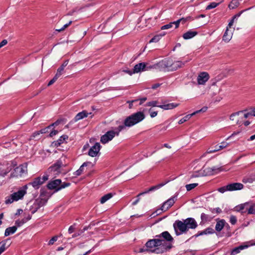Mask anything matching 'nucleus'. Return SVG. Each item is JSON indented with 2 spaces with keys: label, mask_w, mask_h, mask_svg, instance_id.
I'll return each mask as SVG.
<instances>
[{
  "label": "nucleus",
  "mask_w": 255,
  "mask_h": 255,
  "mask_svg": "<svg viewBox=\"0 0 255 255\" xmlns=\"http://www.w3.org/2000/svg\"><path fill=\"white\" fill-rule=\"evenodd\" d=\"M147 252L160 254L169 252L172 248L171 244H167L161 239L149 240L145 244Z\"/></svg>",
  "instance_id": "1"
},
{
  "label": "nucleus",
  "mask_w": 255,
  "mask_h": 255,
  "mask_svg": "<svg viewBox=\"0 0 255 255\" xmlns=\"http://www.w3.org/2000/svg\"><path fill=\"white\" fill-rule=\"evenodd\" d=\"M175 234L177 236L188 233L189 229H195L198 224L193 218L189 217L183 221L176 220L173 224Z\"/></svg>",
  "instance_id": "2"
},
{
  "label": "nucleus",
  "mask_w": 255,
  "mask_h": 255,
  "mask_svg": "<svg viewBox=\"0 0 255 255\" xmlns=\"http://www.w3.org/2000/svg\"><path fill=\"white\" fill-rule=\"evenodd\" d=\"M190 60V59H188L184 61H176L173 62L169 58H165L159 62L151 65L150 68L159 71H176L178 68L182 67Z\"/></svg>",
  "instance_id": "3"
},
{
  "label": "nucleus",
  "mask_w": 255,
  "mask_h": 255,
  "mask_svg": "<svg viewBox=\"0 0 255 255\" xmlns=\"http://www.w3.org/2000/svg\"><path fill=\"white\" fill-rule=\"evenodd\" d=\"M145 115L142 112H137L127 117L124 124L119 125L120 129H125L126 127H131L140 123L145 119Z\"/></svg>",
  "instance_id": "4"
},
{
  "label": "nucleus",
  "mask_w": 255,
  "mask_h": 255,
  "mask_svg": "<svg viewBox=\"0 0 255 255\" xmlns=\"http://www.w3.org/2000/svg\"><path fill=\"white\" fill-rule=\"evenodd\" d=\"M27 190V185H25L20 187L17 192H15L10 196L5 197V203L6 204H9L14 201H17L19 200L22 199L26 194Z\"/></svg>",
  "instance_id": "5"
},
{
  "label": "nucleus",
  "mask_w": 255,
  "mask_h": 255,
  "mask_svg": "<svg viewBox=\"0 0 255 255\" xmlns=\"http://www.w3.org/2000/svg\"><path fill=\"white\" fill-rule=\"evenodd\" d=\"M43 196H44V192L43 189H41L40 197L35 199L32 204L29 206L28 209L31 214L36 213L41 207L47 203L48 199L41 198Z\"/></svg>",
  "instance_id": "6"
},
{
  "label": "nucleus",
  "mask_w": 255,
  "mask_h": 255,
  "mask_svg": "<svg viewBox=\"0 0 255 255\" xmlns=\"http://www.w3.org/2000/svg\"><path fill=\"white\" fill-rule=\"evenodd\" d=\"M122 131L120 126L114 128V130H109L101 137L100 141L103 144H106L112 140L115 136H118L120 132Z\"/></svg>",
  "instance_id": "7"
},
{
  "label": "nucleus",
  "mask_w": 255,
  "mask_h": 255,
  "mask_svg": "<svg viewBox=\"0 0 255 255\" xmlns=\"http://www.w3.org/2000/svg\"><path fill=\"white\" fill-rule=\"evenodd\" d=\"M244 186L242 183L235 182L229 183L225 186L220 187L217 190L221 193H224L227 191L231 192L241 190L244 188Z\"/></svg>",
  "instance_id": "8"
},
{
  "label": "nucleus",
  "mask_w": 255,
  "mask_h": 255,
  "mask_svg": "<svg viewBox=\"0 0 255 255\" xmlns=\"http://www.w3.org/2000/svg\"><path fill=\"white\" fill-rule=\"evenodd\" d=\"M178 194L179 193L178 192L175 193V194L173 196L170 197L166 201L162 203L160 208L156 210V212L157 213V214H159L160 213V212H159V213H157L158 211L165 212L167 211L168 209H169L170 207H171L174 205L175 201L177 200Z\"/></svg>",
  "instance_id": "9"
},
{
  "label": "nucleus",
  "mask_w": 255,
  "mask_h": 255,
  "mask_svg": "<svg viewBox=\"0 0 255 255\" xmlns=\"http://www.w3.org/2000/svg\"><path fill=\"white\" fill-rule=\"evenodd\" d=\"M48 179V175H44L42 177L39 176L35 178L32 181L29 182L27 185H31L35 189H38L40 186Z\"/></svg>",
  "instance_id": "10"
},
{
  "label": "nucleus",
  "mask_w": 255,
  "mask_h": 255,
  "mask_svg": "<svg viewBox=\"0 0 255 255\" xmlns=\"http://www.w3.org/2000/svg\"><path fill=\"white\" fill-rule=\"evenodd\" d=\"M89 115H91V118H92L94 117V115L92 112L88 113L86 110H83L82 112L78 113L75 116L73 120L69 123L67 127H68L70 124H72L80 120H82L85 118H87Z\"/></svg>",
  "instance_id": "11"
},
{
  "label": "nucleus",
  "mask_w": 255,
  "mask_h": 255,
  "mask_svg": "<svg viewBox=\"0 0 255 255\" xmlns=\"http://www.w3.org/2000/svg\"><path fill=\"white\" fill-rule=\"evenodd\" d=\"M27 166L26 163L20 164L14 169L13 176L16 177H21L27 173Z\"/></svg>",
  "instance_id": "12"
},
{
  "label": "nucleus",
  "mask_w": 255,
  "mask_h": 255,
  "mask_svg": "<svg viewBox=\"0 0 255 255\" xmlns=\"http://www.w3.org/2000/svg\"><path fill=\"white\" fill-rule=\"evenodd\" d=\"M155 238H157V239H161L166 242V243L171 244L172 245L174 241L173 237L168 231L163 232L159 235H156Z\"/></svg>",
  "instance_id": "13"
},
{
  "label": "nucleus",
  "mask_w": 255,
  "mask_h": 255,
  "mask_svg": "<svg viewBox=\"0 0 255 255\" xmlns=\"http://www.w3.org/2000/svg\"><path fill=\"white\" fill-rule=\"evenodd\" d=\"M207 109H208V108L207 107H204L199 110H197L191 114H189V115L185 116V117H184L183 118H182L181 119H180L179 121L178 124L180 125L182 124L183 123H185V122L188 121L193 116L196 115V114H198V113H199L201 112H202V113L205 112L207 110Z\"/></svg>",
  "instance_id": "14"
},
{
  "label": "nucleus",
  "mask_w": 255,
  "mask_h": 255,
  "mask_svg": "<svg viewBox=\"0 0 255 255\" xmlns=\"http://www.w3.org/2000/svg\"><path fill=\"white\" fill-rule=\"evenodd\" d=\"M151 66V65L147 66V64L145 62L139 63L134 65L133 67V73H137L142 71L148 70L151 69L150 68Z\"/></svg>",
  "instance_id": "15"
},
{
  "label": "nucleus",
  "mask_w": 255,
  "mask_h": 255,
  "mask_svg": "<svg viewBox=\"0 0 255 255\" xmlns=\"http://www.w3.org/2000/svg\"><path fill=\"white\" fill-rule=\"evenodd\" d=\"M101 147V146L100 143L96 142L89 149L88 151V155L91 157H96L99 154Z\"/></svg>",
  "instance_id": "16"
},
{
  "label": "nucleus",
  "mask_w": 255,
  "mask_h": 255,
  "mask_svg": "<svg viewBox=\"0 0 255 255\" xmlns=\"http://www.w3.org/2000/svg\"><path fill=\"white\" fill-rule=\"evenodd\" d=\"M169 181H170L169 180H165V181H164L162 183H160L156 185L151 186L147 190H146L145 191L140 193L139 195H143L145 194L148 193L150 192L154 191L155 190L159 189V188H161L162 187H163V186L166 185L167 183H168Z\"/></svg>",
  "instance_id": "17"
},
{
  "label": "nucleus",
  "mask_w": 255,
  "mask_h": 255,
  "mask_svg": "<svg viewBox=\"0 0 255 255\" xmlns=\"http://www.w3.org/2000/svg\"><path fill=\"white\" fill-rule=\"evenodd\" d=\"M215 230L211 227H208L206 229L201 231H199L198 233L194 235L191 236V237L190 238H197L199 236H203V235H210V234H213L215 233Z\"/></svg>",
  "instance_id": "18"
},
{
  "label": "nucleus",
  "mask_w": 255,
  "mask_h": 255,
  "mask_svg": "<svg viewBox=\"0 0 255 255\" xmlns=\"http://www.w3.org/2000/svg\"><path fill=\"white\" fill-rule=\"evenodd\" d=\"M209 75L207 72H203L200 73L197 77L198 84L204 85L209 80Z\"/></svg>",
  "instance_id": "19"
},
{
  "label": "nucleus",
  "mask_w": 255,
  "mask_h": 255,
  "mask_svg": "<svg viewBox=\"0 0 255 255\" xmlns=\"http://www.w3.org/2000/svg\"><path fill=\"white\" fill-rule=\"evenodd\" d=\"M204 171H206V175H212L222 171V168L221 167L213 166L206 168Z\"/></svg>",
  "instance_id": "20"
},
{
  "label": "nucleus",
  "mask_w": 255,
  "mask_h": 255,
  "mask_svg": "<svg viewBox=\"0 0 255 255\" xmlns=\"http://www.w3.org/2000/svg\"><path fill=\"white\" fill-rule=\"evenodd\" d=\"M61 183L60 179H56L49 182L47 185V187L49 189H54L55 192H57V189L59 187L60 184Z\"/></svg>",
  "instance_id": "21"
},
{
  "label": "nucleus",
  "mask_w": 255,
  "mask_h": 255,
  "mask_svg": "<svg viewBox=\"0 0 255 255\" xmlns=\"http://www.w3.org/2000/svg\"><path fill=\"white\" fill-rule=\"evenodd\" d=\"M216 224L215 226V230L217 232H221L226 226V221L224 219L217 218L216 219Z\"/></svg>",
  "instance_id": "22"
},
{
  "label": "nucleus",
  "mask_w": 255,
  "mask_h": 255,
  "mask_svg": "<svg viewBox=\"0 0 255 255\" xmlns=\"http://www.w3.org/2000/svg\"><path fill=\"white\" fill-rule=\"evenodd\" d=\"M179 105V103H171L166 104L159 105V108L164 110H171L174 109Z\"/></svg>",
  "instance_id": "23"
},
{
  "label": "nucleus",
  "mask_w": 255,
  "mask_h": 255,
  "mask_svg": "<svg viewBox=\"0 0 255 255\" xmlns=\"http://www.w3.org/2000/svg\"><path fill=\"white\" fill-rule=\"evenodd\" d=\"M250 246L242 245L238 247H235L231 251L230 255H236L240 253L241 251L247 249Z\"/></svg>",
  "instance_id": "24"
},
{
  "label": "nucleus",
  "mask_w": 255,
  "mask_h": 255,
  "mask_svg": "<svg viewBox=\"0 0 255 255\" xmlns=\"http://www.w3.org/2000/svg\"><path fill=\"white\" fill-rule=\"evenodd\" d=\"M197 34H198L197 31H193L192 30H190L186 32L185 33H184L183 34L182 37L184 39L187 40V39H191V38L194 37L196 35H197Z\"/></svg>",
  "instance_id": "25"
},
{
  "label": "nucleus",
  "mask_w": 255,
  "mask_h": 255,
  "mask_svg": "<svg viewBox=\"0 0 255 255\" xmlns=\"http://www.w3.org/2000/svg\"><path fill=\"white\" fill-rule=\"evenodd\" d=\"M91 162H84L82 165L80 167V168L74 172L73 174L75 176H78L82 174L84 170V167L87 166L89 164H91Z\"/></svg>",
  "instance_id": "26"
},
{
  "label": "nucleus",
  "mask_w": 255,
  "mask_h": 255,
  "mask_svg": "<svg viewBox=\"0 0 255 255\" xmlns=\"http://www.w3.org/2000/svg\"><path fill=\"white\" fill-rule=\"evenodd\" d=\"M254 181H255V175L254 174L246 175L242 179V182L245 184L252 183Z\"/></svg>",
  "instance_id": "27"
},
{
  "label": "nucleus",
  "mask_w": 255,
  "mask_h": 255,
  "mask_svg": "<svg viewBox=\"0 0 255 255\" xmlns=\"http://www.w3.org/2000/svg\"><path fill=\"white\" fill-rule=\"evenodd\" d=\"M68 136L66 134L61 135L58 139L53 142L54 145L56 147L59 146L62 143H64L66 140L68 139Z\"/></svg>",
  "instance_id": "28"
},
{
  "label": "nucleus",
  "mask_w": 255,
  "mask_h": 255,
  "mask_svg": "<svg viewBox=\"0 0 255 255\" xmlns=\"http://www.w3.org/2000/svg\"><path fill=\"white\" fill-rule=\"evenodd\" d=\"M201 221L200 223V225H203L205 223L211 221L212 219V217L207 214L202 213L201 214Z\"/></svg>",
  "instance_id": "29"
},
{
  "label": "nucleus",
  "mask_w": 255,
  "mask_h": 255,
  "mask_svg": "<svg viewBox=\"0 0 255 255\" xmlns=\"http://www.w3.org/2000/svg\"><path fill=\"white\" fill-rule=\"evenodd\" d=\"M17 230V227L12 226L7 228L4 232V236L7 237L10 235L13 234Z\"/></svg>",
  "instance_id": "30"
},
{
  "label": "nucleus",
  "mask_w": 255,
  "mask_h": 255,
  "mask_svg": "<svg viewBox=\"0 0 255 255\" xmlns=\"http://www.w3.org/2000/svg\"><path fill=\"white\" fill-rule=\"evenodd\" d=\"M249 205V203L248 202L240 204L235 207V211L237 212H242V213H245L246 211H243V210L245 208L247 209V208H248L247 206Z\"/></svg>",
  "instance_id": "31"
},
{
  "label": "nucleus",
  "mask_w": 255,
  "mask_h": 255,
  "mask_svg": "<svg viewBox=\"0 0 255 255\" xmlns=\"http://www.w3.org/2000/svg\"><path fill=\"white\" fill-rule=\"evenodd\" d=\"M115 194L112 193H108L103 196H102L100 199V203L101 204L105 203L106 201L110 199L112 197H113L114 195Z\"/></svg>",
  "instance_id": "32"
},
{
  "label": "nucleus",
  "mask_w": 255,
  "mask_h": 255,
  "mask_svg": "<svg viewBox=\"0 0 255 255\" xmlns=\"http://www.w3.org/2000/svg\"><path fill=\"white\" fill-rule=\"evenodd\" d=\"M240 5L239 0H232L228 5L230 9H235Z\"/></svg>",
  "instance_id": "33"
},
{
  "label": "nucleus",
  "mask_w": 255,
  "mask_h": 255,
  "mask_svg": "<svg viewBox=\"0 0 255 255\" xmlns=\"http://www.w3.org/2000/svg\"><path fill=\"white\" fill-rule=\"evenodd\" d=\"M228 27H227L226 30L223 36V40L226 42H228L232 38V34L228 35Z\"/></svg>",
  "instance_id": "34"
},
{
  "label": "nucleus",
  "mask_w": 255,
  "mask_h": 255,
  "mask_svg": "<svg viewBox=\"0 0 255 255\" xmlns=\"http://www.w3.org/2000/svg\"><path fill=\"white\" fill-rule=\"evenodd\" d=\"M248 214L255 215V203L251 204L249 208H247Z\"/></svg>",
  "instance_id": "35"
},
{
  "label": "nucleus",
  "mask_w": 255,
  "mask_h": 255,
  "mask_svg": "<svg viewBox=\"0 0 255 255\" xmlns=\"http://www.w3.org/2000/svg\"><path fill=\"white\" fill-rule=\"evenodd\" d=\"M61 167V163L59 162H57L54 163L53 165L51 166L49 168L51 171H58L59 170Z\"/></svg>",
  "instance_id": "36"
},
{
  "label": "nucleus",
  "mask_w": 255,
  "mask_h": 255,
  "mask_svg": "<svg viewBox=\"0 0 255 255\" xmlns=\"http://www.w3.org/2000/svg\"><path fill=\"white\" fill-rule=\"evenodd\" d=\"M165 34H159V35H156L154 36H153L149 41V43H152V42H157L159 41V40L161 39V37L163 35H164Z\"/></svg>",
  "instance_id": "37"
},
{
  "label": "nucleus",
  "mask_w": 255,
  "mask_h": 255,
  "mask_svg": "<svg viewBox=\"0 0 255 255\" xmlns=\"http://www.w3.org/2000/svg\"><path fill=\"white\" fill-rule=\"evenodd\" d=\"M252 8V7H249L247 9H244L243 10H241L240 12L236 14L235 15H234L232 19H233L234 20H235V19L237 20L240 16L245 11H247V10H248L249 9H251Z\"/></svg>",
  "instance_id": "38"
},
{
  "label": "nucleus",
  "mask_w": 255,
  "mask_h": 255,
  "mask_svg": "<svg viewBox=\"0 0 255 255\" xmlns=\"http://www.w3.org/2000/svg\"><path fill=\"white\" fill-rule=\"evenodd\" d=\"M198 185V183H191L185 186L187 191H189Z\"/></svg>",
  "instance_id": "39"
},
{
  "label": "nucleus",
  "mask_w": 255,
  "mask_h": 255,
  "mask_svg": "<svg viewBox=\"0 0 255 255\" xmlns=\"http://www.w3.org/2000/svg\"><path fill=\"white\" fill-rule=\"evenodd\" d=\"M219 5V3L215 2H212L209 5H208L206 8V9L209 10L216 7Z\"/></svg>",
  "instance_id": "40"
},
{
  "label": "nucleus",
  "mask_w": 255,
  "mask_h": 255,
  "mask_svg": "<svg viewBox=\"0 0 255 255\" xmlns=\"http://www.w3.org/2000/svg\"><path fill=\"white\" fill-rule=\"evenodd\" d=\"M157 103H158V102L156 101H152L147 102L145 106H150L152 107H159V105H157Z\"/></svg>",
  "instance_id": "41"
},
{
  "label": "nucleus",
  "mask_w": 255,
  "mask_h": 255,
  "mask_svg": "<svg viewBox=\"0 0 255 255\" xmlns=\"http://www.w3.org/2000/svg\"><path fill=\"white\" fill-rule=\"evenodd\" d=\"M64 68H62V67L60 66L57 70V72L56 74L55 75L56 77H59L63 73V72L64 71Z\"/></svg>",
  "instance_id": "42"
},
{
  "label": "nucleus",
  "mask_w": 255,
  "mask_h": 255,
  "mask_svg": "<svg viewBox=\"0 0 255 255\" xmlns=\"http://www.w3.org/2000/svg\"><path fill=\"white\" fill-rule=\"evenodd\" d=\"M229 221L232 225H235L237 222V217L234 215H231Z\"/></svg>",
  "instance_id": "43"
},
{
  "label": "nucleus",
  "mask_w": 255,
  "mask_h": 255,
  "mask_svg": "<svg viewBox=\"0 0 255 255\" xmlns=\"http://www.w3.org/2000/svg\"><path fill=\"white\" fill-rule=\"evenodd\" d=\"M70 183L64 182L63 183H61L59 185V187L58 189H57V191H59L63 188H64L66 187L69 186L70 185Z\"/></svg>",
  "instance_id": "44"
},
{
  "label": "nucleus",
  "mask_w": 255,
  "mask_h": 255,
  "mask_svg": "<svg viewBox=\"0 0 255 255\" xmlns=\"http://www.w3.org/2000/svg\"><path fill=\"white\" fill-rule=\"evenodd\" d=\"M243 112H244V111H239V112L233 113L230 116V119L232 121H234L235 117H236V116H239L240 114H242Z\"/></svg>",
  "instance_id": "45"
},
{
  "label": "nucleus",
  "mask_w": 255,
  "mask_h": 255,
  "mask_svg": "<svg viewBox=\"0 0 255 255\" xmlns=\"http://www.w3.org/2000/svg\"><path fill=\"white\" fill-rule=\"evenodd\" d=\"M148 112L151 118L155 117L158 114V111H154L151 108L149 109Z\"/></svg>",
  "instance_id": "46"
},
{
  "label": "nucleus",
  "mask_w": 255,
  "mask_h": 255,
  "mask_svg": "<svg viewBox=\"0 0 255 255\" xmlns=\"http://www.w3.org/2000/svg\"><path fill=\"white\" fill-rule=\"evenodd\" d=\"M24 223H25V222H24V221L22 219L21 220H17L16 221H15V226L16 227H17V228L18 227H21V226H22Z\"/></svg>",
  "instance_id": "47"
},
{
  "label": "nucleus",
  "mask_w": 255,
  "mask_h": 255,
  "mask_svg": "<svg viewBox=\"0 0 255 255\" xmlns=\"http://www.w3.org/2000/svg\"><path fill=\"white\" fill-rule=\"evenodd\" d=\"M40 134L39 130L34 131L30 136L29 140L34 139Z\"/></svg>",
  "instance_id": "48"
},
{
  "label": "nucleus",
  "mask_w": 255,
  "mask_h": 255,
  "mask_svg": "<svg viewBox=\"0 0 255 255\" xmlns=\"http://www.w3.org/2000/svg\"><path fill=\"white\" fill-rule=\"evenodd\" d=\"M173 23L170 22L169 23H168L167 24L161 26V29L164 30V29H167L171 28L173 26Z\"/></svg>",
  "instance_id": "49"
},
{
  "label": "nucleus",
  "mask_w": 255,
  "mask_h": 255,
  "mask_svg": "<svg viewBox=\"0 0 255 255\" xmlns=\"http://www.w3.org/2000/svg\"><path fill=\"white\" fill-rule=\"evenodd\" d=\"M58 240V236H55L53 237L48 242V245L50 246L52 245Z\"/></svg>",
  "instance_id": "50"
},
{
  "label": "nucleus",
  "mask_w": 255,
  "mask_h": 255,
  "mask_svg": "<svg viewBox=\"0 0 255 255\" xmlns=\"http://www.w3.org/2000/svg\"><path fill=\"white\" fill-rule=\"evenodd\" d=\"M138 101V100H133L131 101H128L127 102V103L128 104V108L129 109H131L133 107V104L136 102H137Z\"/></svg>",
  "instance_id": "51"
},
{
  "label": "nucleus",
  "mask_w": 255,
  "mask_h": 255,
  "mask_svg": "<svg viewBox=\"0 0 255 255\" xmlns=\"http://www.w3.org/2000/svg\"><path fill=\"white\" fill-rule=\"evenodd\" d=\"M72 21H70L68 23L64 24L61 28L56 29V30L59 32L64 30L65 28L68 27L72 23Z\"/></svg>",
  "instance_id": "52"
},
{
  "label": "nucleus",
  "mask_w": 255,
  "mask_h": 255,
  "mask_svg": "<svg viewBox=\"0 0 255 255\" xmlns=\"http://www.w3.org/2000/svg\"><path fill=\"white\" fill-rule=\"evenodd\" d=\"M76 223H74L73 225H71L69 227V229H68V233L69 234H72V233L74 232V230L75 229V226H76Z\"/></svg>",
  "instance_id": "53"
},
{
  "label": "nucleus",
  "mask_w": 255,
  "mask_h": 255,
  "mask_svg": "<svg viewBox=\"0 0 255 255\" xmlns=\"http://www.w3.org/2000/svg\"><path fill=\"white\" fill-rule=\"evenodd\" d=\"M50 128V126H48L46 128H42L41 129H40L39 130V132H40V134H42V133H47L48 132V130Z\"/></svg>",
  "instance_id": "54"
},
{
  "label": "nucleus",
  "mask_w": 255,
  "mask_h": 255,
  "mask_svg": "<svg viewBox=\"0 0 255 255\" xmlns=\"http://www.w3.org/2000/svg\"><path fill=\"white\" fill-rule=\"evenodd\" d=\"M191 19V16H187L186 17L181 18L180 19H181V22L182 23V24H184L186 23V21H187L188 20H189Z\"/></svg>",
  "instance_id": "55"
},
{
  "label": "nucleus",
  "mask_w": 255,
  "mask_h": 255,
  "mask_svg": "<svg viewBox=\"0 0 255 255\" xmlns=\"http://www.w3.org/2000/svg\"><path fill=\"white\" fill-rule=\"evenodd\" d=\"M58 77H56L55 75L54 76V77L48 82V86H49L53 84H54L56 81L57 80Z\"/></svg>",
  "instance_id": "56"
},
{
  "label": "nucleus",
  "mask_w": 255,
  "mask_h": 255,
  "mask_svg": "<svg viewBox=\"0 0 255 255\" xmlns=\"http://www.w3.org/2000/svg\"><path fill=\"white\" fill-rule=\"evenodd\" d=\"M221 149H222V148H220V145H216L215 146V149H214L213 150H210L209 151V152H210V153L215 152L219 151V150H220Z\"/></svg>",
  "instance_id": "57"
},
{
  "label": "nucleus",
  "mask_w": 255,
  "mask_h": 255,
  "mask_svg": "<svg viewBox=\"0 0 255 255\" xmlns=\"http://www.w3.org/2000/svg\"><path fill=\"white\" fill-rule=\"evenodd\" d=\"M140 196H141V195H139V194H138L137 195V196H136L137 199H136L134 202H133L132 203V205L134 206V205H136V204L138 203V202L139 201V200H140Z\"/></svg>",
  "instance_id": "58"
},
{
  "label": "nucleus",
  "mask_w": 255,
  "mask_h": 255,
  "mask_svg": "<svg viewBox=\"0 0 255 255\" xmlns=\"http://www.w3.org/2000/svg\"><path fill=\"white\" fill-rule=\"evenodd\" d=\"M137 100H138V101H139V105H142L145 101H146L147 98L146 97H143L142 98L137 99Z\"/></svg>",
  "instance_id": "59"
},
{
  "label": "nucleus",
  "mask_w": 255,
  "mask_h": 255,
  "mask_svg": "<svg viewBox=\"0 0 255 255\" xmlns=\"http://www.w3.org/2000/svg\"><path fill=\"white\" fill-rule=\"evenodd\" d=\"M181 22V19H179L178 20L172 22V23H173V24L175 25V28H177L179 27V23Z\"/></svg>",
  "instance_id": "60"
},
{
  "label": "nucleus",
  "mask_w": 255,
  "mask_h": 255,
  "mask_svg": "<svg viewBox=\"0 0 255 255\" xmlns=\"http://www.w3.org/2000/svg\"><path fill=\"white\" fill-rule=\"evenodd\" d=\"M58 130L53 129L50 132L49 136L52 137L56 135L58 133Z\"/></svg>",
  "instance_id": "61"
},
{
  "label": "nucleus",
  "mask_w": 255,
  "mask_h": 255,
  "mask_svg": "<svg viewBox=\"0 0 255 255\" xmlns=\"http://www.w3.org/2000/svg\"><path fill=\"white\" fill-rule=\"evenodd\" d=\"M7 43V41L6 39H3L0 42V48H1L3 46L5 45Z\"/></svg>",
  "instance_id": "62"
},
{
  "label": "nucleus",
  "mask_w": 255,
  "mask_h": 255,
  "mask_svg": "<svg viewBox=\"0 0 255 255\" xmlns=\"http://www.w3.org/2000/svg\"><path fill=\"white\" fill-rule=\"evenodd\" d=\"M61 120H57L55 122H54V123L52 124L51 125H50L49 126H50V128L52 127H53V126H58L61 122Z\"/></svg>",
  "instance_id": "63"
},
{
  "label": "nucleus",
  "mask_w": 255,
  "mask_h": 255,
  "mask_svg": "<svg viewBox=\"0 0 255 255\" xmlns=\"http://www.w3.org/2000/svg\"><path fill=\"white\" fill-rule=\"evenodd\" d=\"M31 215H28L26 217L23 218L22 219L24 221L25 223L30 220L31 219Z\"/></svg>",
  "instance_id": "64"
}]
</instances>
